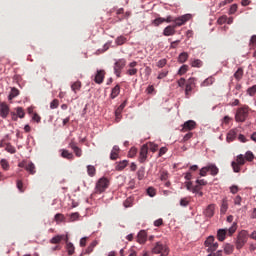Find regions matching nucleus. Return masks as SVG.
<instances>
[{
	"instance_id": "obj_27",
	"label": "nucleus",
	"mask_w": 256,
	"mask_h": 256,
	"mask_svg": "<svg viewBox=\"0 0 256 256\" xmlns=\"http://www.w3.org/2000/svg\"><path fill=\"white\" fill-rule=\"evenodd\" d=\"M25 169L30 173V175H35V164L33 162H28V164L25 166Z\"/></svg>"
},
{
	"instance_id": "obj_41",
	"label": "nucleus",
	"mask_w": 256,
	"mask_h": 256,
	"mask_svg": "<svg viewBox=\"0 0 256 256\" xmlns=\"http://www.w3.org/2000/svg\"><path fill=\"white\" fill-rule=\"evenodd\" d=\"M219 248V243L213 242L211 246L208 247V252L213 253L214 251H217Z\"/></svg>"
},
{
	"instance_id": "obj_15",
	"label": "nucleus",
	"mask_w": 256,
	"mask_h": 256,
	"mask_svg": "<svg viewBox=\"0 0 256 256\" xmlns=\"http://www.w3.org/2000/svg\"><path fill=\"white\" fill-rule=\"evenodd\" d=\"M69 147L70 149H72V151H74V154L76 155V157H81L83 155V150H81V148L77 146V143H75V141L72 140L69 143Z\"/></svg>"
},
{
	"instance_id": "obj_3",
	"label": "nucleus",
	"mask_w": 256,
	"mask_h": 256,
	"mask_svg": "<svg viewBox=\"0 0 256 256\" xmlns=\"http://www.w3.org/2000/svg\"><path fill=\"white\" fill-rule=\"evenodd\" d=\"M152 253H154V255L167 256L169 255V247L163 244V242H157L152 248Z\"/></svg>"
},
{
	"instance_id": "obj_14",
	"label": "nucleus",
	"mask_w": 256,
	"mask_h": 256,
	"mask_svg": "<svg viewBox=\"0 0 256 256\" xmlns=\"http://www.w3.org/2000/svg\"><path fill=\"white\" fill-rule=\"evenodd\" d=\"M7 115H9V105L7 103H0V116L2 119H7Z\"/></svg>"
},
{
	"instance_id": "obj_61",
	"label": "nucleus",
	"mask_w": 256,
	"mask_h": 256,
	"mask_svg": "<svg viewBox=\"0 0 256 256\" xmlns=\"http://www.w3.org/2000/svg\"><path fill=\"white\" fill-rule=\"evenodd\" d=\"M201 191V186L200 185H196L192 187V193H199Z\"/></svg>"
},
{
	"instance_id": "obj_21",
	"label": "nucleus",
	"mask_w": 256,
	"mask_h": 256,
	"mask_svg": "<svg viewBox=\"0 0 256 256\" xmlns=\"http://www.w3.org/2000/svg\"><path fill=\"white\" fill-rule=\"evenodd\" d=\"M118 158H119V146H114L110 154V159L112 161H117Z\"/></svg>"
},
{
	"instance_id": "obj_8",
	"label": "nucleus",
	"mask_w": 256,
	"mask_h": 256,
	"mask_svg": "<svg viewBox=\"0 0 256 256\" xmlns=\"http://www.w3.org/2000/svg\"><path fill=\"white\" fill-rule=\"evenodd\" d=\"M231 165L234 173H239L241 171V167L245 165V156H243V154H239L236 158V162L233 161Z\"/></svg>"
},
{
	"instance_id": "obj_16",
	"label": "nucleus",
	"mask_w": 256,
	"mask_h": 256,
	"mask_svg": "<svg viewBox=\"0 0 256 256\" xmlns=\"http://www.w3.org/2000/svg\"><path fill=\"white\" fill-rule=\"evenodd\" d=\"M105 80V70H97L94 81L98 85H101L103 81Z\"/></svg>"
},
{
	"instance_id": "obj_49",
	"label": "nucleus",
	"mask_w": 256,
	"mask_h": 256,
	"mask_svg": "<svg viewBox=\"0 0 256 256\" xmlns=\"http://www.w3.org/2000/svg\"><path fill=\"white\" fill-rule=\"evenodd\" d=\"M54 219H55L56 222L60 221V223H63V221H65V216L61 213H58V214L55 215Z\"/></svg>"
},
{
	"instance_id": "obj_11",
	"label": "nucleus",
	"mask_w": 256,
	"mask_h": 256,
	"mask_svg": "<svg viewBox=\"0 0 256 256\" xmlns=\"http://www.w3.org/2000/svg\"><path fill=\"white\" fill-rule=\"evenodd\" d=\"M195 78H189L186 82V88H185V96L186 99H189L191 97V91L195 89Z\"/></svg>"
},
{
	"instance_id": "obj_60",
	"label": "nucleus",
	"mask_w": 256,
	"mask_h": 256,
	"mask_svg": "<svg viewBox=\"0 0 256 256\" xmlns=\"http://www.w3.org/2000/svg\"><path fill=\"white\" fill-rule=\"evenodd\" d=\"M241 201H242L241 196L237 195V196L234 198V205H241Z\"/></svg>"
},
{
	"instance_id": "obj_22",
	"label": "nucleus",
	"mask_w": 256,
	"mask_h": 256,
	"mask_svg": "<svg viewBox=\"0 0 256 256\" xmlns=\"http://www.w3.org/2000/svg\"><path fill=\"white\" fill-rule=\"evenodd\" d=\"M95 247H97V241H93L85 250L84 253H82L80 256L83 255H91V253H93V250L95 249Z\"/></svg>"
},
{
	"instance_id": "obj_50",
	"label": "nucleus",
	"mask_w": 256,
	"mask_h": 256,
	"mask_svg": "<svg viewBox=\"0 0 256 256\" xmlns=\"http://www.w3.org/2000/svg\"><path fill=\"white\" fill-rule=\"evenodd\" d=\"M167 65V59H161L157 62V67H159V69H163V67H165Z\"/></svg>"
},
{
	"instance_id": "obj_36",
	"label": "nucleus",
	"mask_w": 256,
	"mask_h": 256,
	"mask_svg": "<svg viewBox=\"0 0 256 256\" xmlns=\"http://www.w3.org/2000/svg\"><path fill=\"white\" fill-rule=\"evenodd\" d=\"M116 45H125L127 43V38L125 36H119L115 40Z\"/></svg>"
},
{
	"instance_id": "obj_48",
	"label": "nucleus",
	"mask_w": 256,
	"mask_h": 256,
	"mask_svg": "<svg viewBox=\"0 0 256 256\" xmlns=\"http://www.w3.org/2000/svg\"><path fill=\"white\" fill-rule=\"evenodd\" d=\"M246 161H253L255 159V155H253V152L247 151L245 154Z\"/></svg>"
},
{
	"instance_id": "obj_43",
	"label": "nucleus",
	"mask_w": 256,
	"mask_h": 256,
	"mask_svg": "<svg viewBox=\"0 0 256 256\" xmlns=\"http://www.w3.org/2000/svg\"><path fill=\"white\" fill-rule=\"evenodd\" d=\"M148 145V149H150V151H152V153H155V151H157V149H159V145L150 142Z\"/></svg>"
},
{
	"instance_id": "obj_32",
	"label": "nucleus",
	"mask_w": 256,
	"mask_h": 256,
	"mask_svg": "<svg viewBox=\"0 0 256 256\" xmlns=\"http://www.w3.org/2000/svg\"><path fill=\"white\" fill-rule=\"evenodd\" d=\"M169 179V172L167 170H160V180L167 181Z\"/></svg>"
},
{
	"instance_id": "obj_47",
	"label": "nucleus",
	"mask_w": 256,
	"mask_h": 256,
	"mask_svg": "<svg viewBox=\"0 0 256 256\" xmlns=\"http://www.w3.org/2000/svg\"><path fill=\"white\" fill-rule=\"evenodd\" d=\"M16 113L17 117H19L20 119H23V117H25V110H23L21 107H18L16 109Z\"/></svg>"
},
{
	"instance_id": "obj_1",
	"label": "nucleus",
	"mask_w": 256,
	"mask_h": 256,
	"mask_svg": "<svg viewBox=\"0 0 256 256\" xmlns=\"http://www.w3.org/2000/svg\"><path fill=\"white\" fill-rule=\"evenodd\" d=\"M249 237V232L247 230H242L239 232L237 239H236V249L241 250L245 247V243H247Z\"/></svg>"
},
{
	"instance_id": "obj_25",
	"label": "nucleus",
	"mask_w": 256,
	"mask_h": 256,
	"mask_svg": "<svg viewBox=\"0 0 256 256\" xmlns=\"http://www.w3.org/2000/svg\"><path fill=\"white\" fill-rule=\"evenodd\" d=\"M63 239H65V235H56L50 240V243H52V245H59Z\"/></svg>"
},
{
	"instance_id": "obj_24",
	"label": "nucleus",
	"mask_w": 256,
	"mask_h": 256,
	"mask_svg": "<svg viewBox=\"0 0 256 256\" xmlns=\"http://www.w3.org/2000/svg\"><path fill=\"white\" fill-rule=\"evenodd\" d=\"M121 93V86L119 85H116L112 91H111V94H110V98L112 99H115L117 97H119V94Z\"/></svg>"
},
{
	"instance_id": "obj_7",
	"label": "nucleus",
	"mask_w": 256,
	"mask_h": 256,
	"mask_svg": "<svg viewBox=\"0 0 256 256\" xmlns=\"http://www.w3.org/2000/svg\"><path fill=\"white\" fill-rule=\"evenodd\" d=\"M108 188L109 179H107L106 177H102L97 181L95 191L96 193H104V191L107 190Z\"/></svg>"
},
{
	"instance_id": "obj_4",
	"label": "nucleus",
	"mask_w": 256,
	"mask_h": 256,
	"mask_svg": "<svg viewBox=\"0 0 256 256\" xmlns=\"http://www.w3.org/2000/svg\"><path fill=\"white\" fill-rule=\"evenodd\" d=\"M237 231V223H233L232 226L229 229H219L217 232V239L218 241H225V238L227 237V233L229 235H233Z\"/></svg>"
},
{
	"instance_id": "obj_64",
	"label": "nucleus",
	"mask_w": 256,
	"mask_h": 256,
	"mask_svg": "<svg viewBox=\"0 0 256 256\" xmlns=\"http://www.w3.org/2000/svg\"><path fill=\"white\" fill-rule=\"evenodd\" d=\"M256 45V35H253L250 39V46L255 47Z\"/></svg>"
},
{
	"instance_id": "obj_35",
	"label": "nucleus",
	"mask_w": 256,
	"mask_h": 256,
	"mask_svg": "<svg viewBox=\"0 0 256 256\" xmlns=\"http://www.w3.org/2000/svg\"><path fill=\"white\" fill-rule=\"evenodd\" d=\"M18 95H19V89H17V88H12L11 89V92H10V94H9V97H8V99H15V97H18Z\"/></svg>"
},
{
	"instance_id": "obj_9",
	"label": "nucleus",
	"mask_w": 256,
	"mask_h": 256,
	"mask_svg": "<svg viewBox=\"0 0 256 256\" xmlns=\"http://www.w3.org/2000/svg\"><path fill=\"white\" fill-rule=\"evenodd\" d=\"M191 14H185L180 17L174 18L173 26L177 29V27H181L187 23V21H191Z\"/></svg>"
},
{
	"instance_id": "obj_54",
	"label": "nucleus",
	"mask_w": 256,
	"mask_h": 256,
	"mask_svg": "<svg viewBox=\"0 0 256 256\" xmlns=\"http://www.w3.org/2000/svg\"><path fill=\"white\" fill-rule=\"evenodd\" d=\"M57 107H59V100L54 99V100L50 103V109H57Z\"/></svg>"
},
{
	"instance_id": "obj_62",
	"label": "nucleus",
	"mask_w": 256,
	"mask_h": 256,
	"mask_svg": "<svg viewBox=\"0 0 256 256\" xmlns=\"http://www.w3.org/2000/svg\"><path fill=\"white\" fill-rule=\"evenodd\" d=\"M191 137H193V132H189L187 134H185V136L183 137V141H189V139H191Z\"/></svg>"
},
{
	"instance_id": "obj_63",
	"label": "nucleus",
	"mask_w": 256,
	"mask_h": 256,
	"mask_svg": "<svg viewBox=\"0 0 256 256\" xmlns=\"http://www.w3.org/2000/svg\"><path fill=\"white\" fill-rule=\"evenodd\" d=\"M6 151L8 152V153H15V147H13L12 145H7L6 146Z\"/></svg>"
},
{
	"instance_id": "obj_52",
	"label": "nucleus",
	"mask_w": 256,
	"mask_h": 256,
	"mask_svg": "<svg viewBox=\"0 0 256 256\" xmlns=\"http://www.w3.org/2000/svg\"><path fill=\"white\" fill-rule=\"evenodd\" d=\"M227 209H228V206H227V201L223 200L222 201V205H221V213H227Z\"/></svg>"
},
{
	"instance_id": "obj_29",
	"label": "nucleus",
	"mask_w": 256,
	"mask_h": 256,
	"mask_svg": "<svg viewBox=\"0 0 256 256\" xmlns=\"http://www.w3.org/2000/svg\"><path fill=\"white\" fill-rule=\"evenodd\" d=\"M87 173L89 177H95L97 170L95 169V166L93 165H88L87 166Z\"/></svg>"
},
{
	"instance_id": "obj_28",
	"label": "nucleus",
	"mask_w": 256,
	"mask_h": 256,
	"mask_svg": "<svg viewBox=\"0 0 256 256\" xmlns=\"http://www.w3.org/2000/svg\"><path fill=\"white\" fill-rule=\"evenodd\" d=\"M189 59V54L187 52H182L178 56V63H185Z\"/></svg>"
},
{
	"instance_id": "obj_37",
	"label": "nucleus",
	"mask_w": 256,
	"mask_h": 256,
	"mask_svg": "<svg viewBox=\"0 0 256 256\" xmlns=\"http://www.w3.org/2000/svg\"><path fill=\"white\" fill-rule=\"evenodd\" d=\"M66 249L68 251V255H73V253H75V246L71 242L66 244Z\"/></svg>"
},
{
	"instance_id": "obj_5",
	"label": "nucleus",
	"mask_w": 256,
	"mask_h": 256,
	"mask_svg": "<svg viewBox=\"0 0 256 256\" xmlns=\"http://www.w3.org/2000/svg\"><path fill=\"white\" fill-rule=\"evenodd\" d=\"M249 117V106H243L237 109L235 119L238 123H243Z\"/></svg>"
},
{
	"instance_id": "obj_2",
	"label": "nucleus",
	"mask_w": 256,
	"mask_h": 256,
	"mask_svg": "<svg viewBox=\"0 0 256 256\" xmlns=\"http://www.w3.org/2000/svg\"><path fill=\"white\" fill-rule=\"evenodd\" d=\"M209 172L212 177H215L216 175H219V168L215 164H208L200 169V177H207V173Z\"/></svg>"
},
{
	"instance_id": "obj_26",
	"label": "nucleus",
	"mask_w": 256,
	"mask_h": 256,
	"mask_svg": "<svg viewBox=\"0 0 256 256\" xmlns=\"http://www.w3.org/2000/svg\"><path fill=\"white\" fill-rule=\"evenodd\" d=\"M81 81H76L71 85V90L73 91V93H77V91H81Z\"/></svg>"
},
{
	"instance_id": "obj_59",
	"label": "nucleus",
	"mask_w": 256,
	"mask_h": 256,
	"mask_svg": "<svg viewBox=\"0 0 256 256\" xmlns=\"http://www.w3.org/2000/svg\"><path fill=\"white\" fill-rule=\"evenodd\" d=\"M196 183L201 187V186H205V185H207V180H205V179H197L196 180Z\"/></svg>"
},
{
	"instance_id": "obj_38",
	"label": "nucleus",
	"mask_w": 256,
	"mask_h": 256,
	"mask_svg": "<svg viewBox=\"0 0 256 256\" xmlns=\"http://www.w3.org/2000/svg\"><path fill=\"white\" fill-rule=\"evenodd\" d=\"M189 71V66L188 65H182L180 69L178 70V75H185Z\"/></svg>"
},
{
	"instance_id": "obj_56",
	"label": "nucleus",
	"mask_w": 256,
	"mask_h": 256,
	"mask_svg": "<svg viewBox=\"0 0 256 256\" xmlns=\"http://www.w3.org/2000/svg\"><path fill=\"white\" fill-rule=\"evenodd\" d=\"M147 194L149 195V197H155V195H156L155 188L149 187L147 189Z\"/></svg>"
},
{
	"instance_id": "obj_31",
	"label": "nucleus",
	"mask_w": 256,
	"mask_h": 256,
	"mask_svg": "<svg viewBox=\"0 0 256 256\" xmlns=\"http://www.w3.org/2000/svg\"><path fill=\"white\" fill-rule=\"evenodd\" d=\"M235 247L231 244H226L224 246V253H226V255H231V253H233Z\"/></svg>"
},
{
	"instance_id": "obj_18",
	"label": "nucleus",
	"mask_w": 256,
	"mask_h": 256,
	"mask_svg": "<svg viewBox=\"0 0 256 256\" xmlns=\"http://www.w3.org/2000/svg\"><path fill=\"white\" fill-rule=\"evenodd\" d=\"M205 217H213L215 215V204H210L207 206V208L204 210Z\"/></svg>"
},
{
	"instance_id": "obj_30",
	"label": "nucleus",
	"mask_w": 256,
	"mask_h": 256,
	"mask_svg": "<svg viewBox=\"0 0 256 256\" xmlns=\"http://www.w3.org/2000/svg\"><path fill=\"white\" fill-rule=\"evenodd\" d=\"M61 155L64 159H69L70 161L74 159L73 153L69 152L68 150H62Z\"/></svg>"
},
{
	"instance_id": "obj_40",
	"label": "nucleus",
	"mask_w": 256,
	"mask_h": 256,
	"mask_svg": "<svg viewBox=\"0 0 256 256\" xmlns=\"http://www.w3.org/2000/svg\"><path fill=\"white\" fill-rule=\"evenodd\" d=\"M0 165L4 171H9V162L6 159H2Z\"/></svg>"
},
{
	"instance_id": "obj_39",
	"label": "nucleus",
	"mask_w": 256,
	"mask_h": 256,
	"mask_svg": "<svg viewBox=\"0 0 256 256\" xmlns=\"http://www.w3.org/2000/svg\"><path fill=\"white\" fill-rule=\"evenodd\" d=\"M213 243H215V237L209 236L204 242V245L205 247H211Z\"/></svg>"
},
{
	"instance_id": "obj_53",
	"label": "nucleus",
	"mask_w": 256,
	"mask_h": 256,
	"mask_svg": "<svg viewBox=\"0 0 256 256\" xmlns=\"http://www.w3.org/2000/svg\"><path fill=\"white\" fill-rule=\"evenodd\" d=\"M137 177L139 181H143V179L145 178V170H138Z\"/></svg>"
},
{
	"instance_id": "obj_57",
	"label": "nucleus",
	"mask_w": 256,
	"mask_h": 256,
	"mask_svg": "<svg viewBox=\"0 0 256 256\" xmlns=\"http://www.w3.org/2000/svg\"><path fill=\"white\" fill-rule=\"evenodd\" d=\"M121 113H123L121 110H117L115 111V117H116V121L117 123H119L121 121Z\"/></svg>"
},
{
	"instance_id": "obj_44",
	"label": "nucleus",
	"mask_w": 256,
	"mask_h": 256,
	"mask_svg": "<svg viewBox=\"0 0 256 256\" xmlns=\"http://www.w3.org/2000/svg\"><path fill=\"white\" fill-rule=\"evenodd\" d=\"M162 23H165V18L159 17L153 21V25H155V27H159Z\"/></svg>"
},
{
	"instance_id": "obj_33",
	"label": "nucleus",
	"mask_w": 256,
	"mask_h": 256,
	"mask_svg": "<svg viewBox=\"0 0 256 256\" xmlns=\"http://www.w3.org/2000/svg\"><path fill=\"white\" fill-rule=\"evenodd\" d=\"M191 67H196L199 69V68L203 67V61H201L200 59H194L191 62Z\"/></svg>"
},
{
	"instance_id": "obj_34",
	"label": "nucleus",
	"mask_w": 256,
	"mask_h": 256,
	"mask_svg": "<svg viewBox=\"0 0 256 256\" xmlns=\"http://www.w3.org/2000/svg\"><path fill=\"white\" fill-rule=\"evenodd\" d=\"M234 77L237 81H241L243 78V68H238V70L234 73Z\"/></svg>"
},
{
	"instance_id": "obj_51",
	"label": "nucleus",
	"mask_w": 256,
	"mask_h": 256,
	"mask_svg": "<svg viewBox=\"0 0 256 256\" xmlns=\"http://www.w3.org/2000/svg\"><path fill=\"white\" fill-rule=\"evenodd\" d=\"M247 93H248V95H250L251 97H253V95H255V93H256V85H254V86L248 88V89H247Z\"/></svg>"
},
{
	"instance_id": "obj_19",
	"label": "nucleus",
	"mask_w": 256,
	"mask_h": 256,
	"mask_svg": "<svg viewBox=\"0 0 256 256\" xmlns=\"http://www.w3.org/2000/svg\"><path fill=\"white\" fill-rule=\"evenodd\" d=\"M137 241L140 245H143L147 241V232L145 230H141L137 235Z\"/></svg>"
},
{
	"instance_id": "obj_17",
	"label": "nucleus",
	"mask_w": 256,
	"mask_h": 256,
	"mask_svg": "<svg viewBox=\"0 0 256 256\" xmlns=\"http://www.w3.org/2000/svg\"><path fill=\"white\" fill-rule=\"evenodd\" d=\"M175 29L176 28L174 25H169L166 28H164V30H163L164 37H171V36L175 35V33H176Z\"/></svg>"
},
{
	"instance_id": "obj_58",
	"label": "nucleus",
	"mask_w": 256,
	"mask_h": 256,
	"mask_svg": "<svg viewBox=\"0 0 256 256\" xmlns=\"http://www.w3.org/2000/svg\"><path fill=\"white\" fill-rule=\"evenodd\" d=\"M167 75H169V71H162L159 73L157 79H165Z\"/></svg>"
},
{
	"instance_id": "obj_55",
	"label": "nucleus",
	"mask_w": 256,
	"mask_h": 256,
	"mask_svg": "<svg viewBox=\"0 0 256 256\" xmlns=\"http://www.w3.org/2000/svg\"><path fill=\"white\" fill-rule=\"evenodd\" d=\"M181 207H187L189 205V198H182L180 200Z\"/></svg>"
},
{
	"instance_id": "obj_23",
	"label": "nucleus",
	"mask_w": 256,
	"mask_h": 256,
	"mask_svg": "<svg viewBox=\"0 0 256 256\" xmlns=\"http://www.w3.org/2000/svg\"><path fill=\"white\" fill-rule=\"evenodd\" d=\"M127 165H129V161H127V160L117 162L116 166H115V170L116 171H123V169H125V167H127Z\"/></svg>"
},
{
	"instance_id": "obj_6",
	"label": "nucleus",
	"mask_w": 256,
	"mask_h": 256,
	"mask_svg": "<svg viewBox=\"0 0 256 256\" xmlns=\"http://www.w3.org/2000/svg\"><path fill=\"white\" fill-rule=\"evenodd\" d=\"M126 65H127V60H125V58H120L115 61L113 69L116 77H121V72L123 71V69H125Z\"/></svg>"
},
{
	"instance_id": "obj_10",
	"label": "nucleus",
	"mask_w": 256,
	"mask_h": 256,
	"mask_svg": "<svg viewBox=\"0 0 256 256\" xmlns=\"http://www.w3.org/2000/svg\"><path fill=\"white\" fill-rule=\"evenodd\" d=\"M149 155V146L147 144H144L139 152L138 161L139 163H145L147 161V157Z\"/></svg>"
},
{
	"instance_id": "obj_12",
	"label": "nucleus",
	"mask_w": 256,
	"mask_h": 256,
	"mask_svg": "<svg viewBox=\"0 0 256 256\" xmlns=\"http://www.w3.org/2000/svg\"><path fill=\"white\" fill-rule=\"evenodd\" d=\"M197 127V122L193 120H188L182 125L181 131L187 133V131H193Z\"/></svg>"
},
{
	"instance_id": "obj_13",
	"label": "nucleus",
	"mask_w": 256,
	"mask_h": 256,
	"mask_svg": "<svg viewBox=\"0 0 256 256\" xmlns=\"http://www.w3.org/2000/svg\"><path fill=\"white\" fill-rule=\"evenodd\" d=\"M137 66V61L130 62L128 64V69L126 70V75L133 77V75H137L138 70L135 68Z\"/></svg>"
},
{
	"instance_id": "obj_42",
	"label": "nucleus",
	"mask_w": 256,
	"mask_h": 256,
	"mask_svg": "<svg viewBox=\"0 0 256 256\" xmlns=\"http://www.w3.org/2000/svg\"><path fill=\"white\" fill-rule=\"evenodd\" d=\"M209 85H213V78H207L201 83V87H209Z\"/></svg>"
},
{
	"instance_id": "obj_20",
	"label": "nucleus",
	"mask_w": 256,
	"mask_h": 256,
	"mask_svg": "<svg viewBox=\"0 0 256 256\" xmlns=\"http://www.w3.org/2000/svg\"><path fill=\"white\" fill-rule=\"evenodd\" d=\"M234 139H237V129H232L227 133V137H226L227 143L233 142Z\"/></svg>"
},
{
	"instance_id": "obj_46",
	"label": "nucleus",
	"mask_w": 256,
	"mask_h": 256,
	"mask_svg": "<svg viewBox=\"0 0 256 256\" xmlns=\"http://www.w3.org/2000/svg\"><path fill=\"white\" fill-rule=\"evenodd\" d=\"M16 185H17V189L20 191V193H25V188L23 187L22 180H17Z\"/></svg>"
},
{
	"instance_id": "obj_45",
	"label": "nucleus",
	"mask_w": 256,
	"mask_h": 256,
	"mask_svg": "<svg viewBox=\"0 0 256 256\" xmlns=\"http://www.w3.org/2000/svg\"><path fill=\"white\" fill-rule=\"evenodd\" d=\"M80 215H79V212H74L70 215V223H73L75 221H77V219H79Z\"/></svg>"
}]
</instances>
